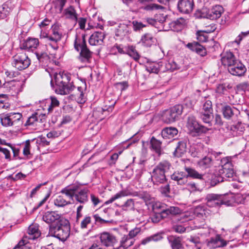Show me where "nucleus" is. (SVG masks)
Instances as JSON below:
<instances>
[{"instance_id":"1","label":"nucleus","mask_w":249,"mask_h":249,"mask_svg":"<svg viewBox=\"0 0 249 249\" xmlns=\"http://www.w3.org/2000/svg\"><path fill=\"white\" fill-rule=\"evenodd\" d=\"M70 233V223L66 219L60 220L57 224H52L50 226L49 234L60 240L65 241L69 237Z\"/></svg>"},{"instance_id":"2","label":"nucleus","mask_w":249,"mask_h":249,"mask_svg":"<svg viewBox=\"0 0 249 249\" xmlns=\"http://www.w3.org/2000/svg\"><path fill=\"white\" fill-rule=\"evenodd\" d=\"M70 74L64 72L56 73L55 75V92L61 95H66L73 90L75 87L70 83Z\"/></svg>"},{"instance_id":"3","label":"nucleus","mask_w":249,"mask_h":249,"mask_svg":"<svg viewBox=\"0 0 249 249\" xmlns=\"http://www.w3.org/2000/svg\"><path fill=\"white\" fill-rule=\"evenodd\" d=\"M74 48L77 51H80L78 56L79 60L82 63H89L92 57V52L88 48L86 35L83 34L81 37L76 36L74 43Z\"/></svg>"},{"instance_id":"4","label":"nucleus","mask_w":249,"mask_h":249,"mask_svg":"<svg viewBox=\"0 0 249 249\" xmlns=\"http://www.w3.org/2000/svg\"><path fill=\"white\" fill-rule=\"evenodd\" d=\"M171 167L170 163L167 160L160 162L154 168L151 174V179L154 184L159 185L167 183L165 173Z\"/></svg>"},{"instance_id":"5","label":"nucleus","mask_w":249,"mask_h":249,"mask_svg":"<svg viewBox=\"0 0 249 249\" xmlns=\"http://www.w3.org/2000/svg\"><path fill=\"white\" fill-rule=\"evenodd\" d=\"M71 195V200L74 198L81 204H85L89 201V190L87 188H82L79 184H74L69 185Z\"/></svg>"},{"instance_id":"6","label":"nucleus","mask_w":249,"mask_h":249,"mask_svg":"<svg viewBox=\"0 0 249 249\" xmlns=\"http://www.w3.org/2000/svg\"><path fill=\"white\" fill-rule=\"evenodd\" d=\"M185 110V107L182 105H176L166 110L163 113L162 118L167 124L175 122L179 118V116Z\"/></svg>"},{"instance_id":"7","label":"nucleus","mask_w":249,"mask_h":249,"mask_svg":"<svg viewBox=\"0 0 249 249\" xmlns=\"http://www.w3.org/2000/svg\"><path fill=\"white\" fill-rule=\"evenodd\" d=\"M233 157L228 156L221 160V169L219 174L225 177L224 180L231 178L234 175V172L232 163Z\"/></svg>"},{"instance_id":"8","label":"nucleus","mask_w":249,"mask_h":249,"mask_svg":"<svg viewBox=\"0 0 249 249\" xmlns=\"http://www.w3.org/2000/svg\"><path fill=\"white\" fill-rule=\"evenodd\" d=\"M69 186L62 189L59 192L60 195L54 200V205L58 207H64L71 204V195Z\"/></svg>"},{"instance_id":"9","label":"nucleus","mask_w":249,"mask_h":249,"mask_svg":"<svg viewBox=\"0 0 249 249\" xmlns=\"http://www.w3.org/2000/svg\"><path fill=\"white\" fill-rule=\"evenodd\" d=\"M12 66L19 71L27 68L31 63L30 59L26 53L20 52L13 57Z\"/></svg>"},{"instance_id":"10","label":"nucleus","mask_w":249,"mask_h":249,"mask_svg":"<svg viewBox=\"0 0 249 249\" xmlns=\"http://www.w3.org/2000/svg\"><path fill=\"white\" fill-rule=\"evenodd\" d=\"M39 226L36 224H33L28 228L27 233L20 241V244H24L27 241H30L39 237L41 235V232L39 230Z\"/></svg>"},{"instance_id":"11","label":"nucleus","mask_w":249,"mask_h":249,"mask_svg":"<svg viewBox=\"0 0 249 249\" xmlns=\"http://www.w3.org/2000/svg\"><path fill=\"white\" fill-rule=\"evenodd\" d=\"M224 196L221 195L209 194L206 197L207 205L210 207H219L226 204L224 200Z\"/></svg>"},{"instance_id":"12","label":"nucleus","mask_w":249,"mask_h":249,"mask_svg":"<svg viewBox=\"0 0 249 249\" xmlns=\"http://www.w3.org/2000/svg\"><path fill=\"white\" fill-rule=\"evenodd\" d=\"M194 0H179L178 3V11L183 14H189L194 7Z\"/></svg>"},{"instance_id":"13","label":"nucleus","mask_w":249,"mask_h":249,"mask_svg":"<svg viewBox=\"0 0 249 249\" xmlns=\"http://www.w3.org/2000/svg\"><path fill=\"white\" fill-rule=\"evenodd\" d=\"M229 72L232 75L242 76L244 75L247 69L245 66L238 60L228 69Z\"/></svg>"},{"instance_id":"14","label":"nucleus","mask_w":249,"mask_h":249,"mask_svg":"<svg viewBox=\"0 0 249 249\" xmlns=\"http://www.w3.org/2000/svg\"><path fill=\"white\" fill-rule=\"evenodd\" d=\"M100 239L102 245L106 247L113 246L117 242L116 237L113 234L107 232L101 233Z\"/></svg>"},{"instance_id":"15","label":"nucleus","mask_w":249,"mask_h":249,"mask_svg":"<svg viewBox=\"0 0 249 249\" xmlns=\"http://www.w3.org/2000/svg\"><path fill=\"white\" fill-rule=\"evenodd\" d=\"M106 35L104 32L97 31L94 32L89 39V43L91 46H99L103 44Z\"/></svg>"},{"instance_id":"16","label":"nucleus","mask_w":249,"mask_h":249,"mask_svg":"<svg viewBox=\"0 0 249 249\" xmlns=\"http://www.w3.org/2000/svg\"><path fill=\"white\" fill-rule=\"evenodd\" d=\"M221 62L222 64L228 67H230L237 60L234 55L231 52H226L221 54Z\"/></svg>"},{"instance_id":"17","label":"nucleus","mask_w":249,"mask_h":249,"mask_svg":"<svg viewBox=\"0 0 249 249\" xmlns=\"http://www.w3.org/2000/svg\"><path fill=\"white\" fill-rule=\"evenodd\" d=\"M39 43V40L37 38H28L20 44V47L21 49L33 51L37 48Z\"/></svg>"},{"instance_id":"18","label":"nucleus","mask_w":249,"mask_h":249,"mask_svg":"<svg viewBox=\"0 0 249 249\" xmlns=\"http://www.w3.org/2000/svg\"><path fill=\"white\" fill-rule=\"evenodd\" d=\"M167 240L172 249H184L182 237L170 235L167 237Z\"/></svg>"},{"instance_id":"19","label":"nucleus","mask_w":249,"mask_h":249,"mask_svg":"<svg viewBox=\"0 0 249 249\" xmlns=\"http://www.w3.org/2000/svg\"><path fill=\"white\" fill-rule=\"evenodd\" d=\"M44 221L48 224H52L56 222L57 224L60 219V215L55 212H47L42 217Z\"/></svg>"},{"instance_id":"20","label":"nucleus","mask_w":249,"mask_h":249,"mask_svg":"<svg viewBox=\"0 0 249 249\" xmlns=\"http://www.w3.org/2000/svg\"><path fill=\"white\" fill-rule=\"evenodd\" d=\"M186 46L190 50L195 52L200 56H204L207 53L206 49L197 42L194 41L188 43Z\"/></svg>"},{"instance_id":"21","label":"nucleus","mask_w":249,"mask_h":249,"mask_svg":"<svg viewBox=\"0 0 249 249\" xmlns=\"http://www.w3.org/2000/svg\"><path fill=\"white\" fill-rule=\"evenodd\" d=\"M181 212V211L178 207L171 206L165 209H162L159 215L163 218H165L170 215L179 214Z\"/></svg>"},{"instance_id":"22","label":"nucleus","mask_w":249,"mask_h":249,"mask_svg":"<svg viewBox=\"0 0 249 249\" xmlns=\"http://www.w3.org/2000/svg\"><path fill=\"white\" fill-rule=\"evenodd\" d=\"M171 178L178 185H183L187 183V174L183 172H175L171 175Z\"/></svg>"},{"instance_id":"23","label":"nucleus","mask_w":249,"mask_h":249,"mask_svg":"<svg viewBox=\"0 0 249 249\" xmlns=\"http://www.w3.org/2000/svg\"><path fill=\"white\" fill-rule=\"evenodd\" d=\"M223 8L220 5H215L209 11L207 18L213 20L220 18L223 12Z\"/></svg>"},{"instance_id":"24","label":"nucleus","mask_w":249,"mask_h":249,"mask_svg":"<svg viewBox=\"0 0 249 249\" xmlns=\"http://www.w3.org/2000/svg\"><path fill=\"white\" fill-rule=\"evenodd\" d=\"M236 110L237 109L235 107L228 105H224L221 108L223 117L227 120L231 119Z\"/></svg>"},{"instance_id":"25","label":"nucleus","mask_w":249,"mask_h":249,"mask_svg":"<svg viewBox=\"0 0 249 249\" xmlns=\"http://www.w3.org/2000/svg\"><path fill=\"white\" fill-rule=\"evenodd\" d=\"M178 134V129L174 127L164 128L161 132V136L164 139H173L177 136Z\"/></svg>"},{"instance_id":"26","label":"nucleus","mask_w":249,"mask_h":249,"mask_svg":"<svg viewBox=\"0 0 249 249\" xmlns=\"http://www.w3.org/2000/svg\"><path fill=\"white\" fill-rule=\"evenodd\" d=\"M6 87L13 95L21 91V84L20 81H11L7 83Z\"/></svg>"},{"instance_id":"27","label":"nucleus","mask_w":249,"mask_h":249,"mask_svg":"<svg viewBox=\"0 0 249 249\" xmlns=\"http://www.w3.org/2000/svg\"><path fill=\"white\" fill-rule=\"evenodd\" d=\"M156 39L150 33H146L143 35L140 43L144 47H150L155 43Z\"/></svg>"},{"instance_id":"28","label":"nucleus","mask_w":249,"mask_h":249,"mask_svg":"<svg viewBox=\"0 0 249 249\" xmlns=\"http://www.w3.org/2000/svg\"><path fill=\"white\" fill-rule=\"evenodd\" d=\"M63 15L66 18L74 20H77V16L76 11L73 6L70 5L68 8L63 10Z\"/></svg>"},{"instance_id":"29","label":"nucleus","mask_w":249,"mask_h":249,"mask_svg":"<svg viewBox=\"0 0 249 249\" xmlns=\"http://www.w3.org/2000/svg\"><path fill=\"white\" fill-rule=\"evenodd\" d=\"M195 213L197 217L203 219L210 214L209 210L205 206L202 205L198 206L195 208Z\"/></svg>"},{"instance_id":"30","label":"nucleus","mask_w":249,"mask_h":249,"mask_svg":"<svg viewBox=\"0 0 249 249\" xmlns=\"http://www.w3.org/2000/svg\"><path fill=\"white\" fill-rule=\"evenodd\" d=\"M161 142L157 140L154 137H152L150 140L151 149L159 155H160L161 153Z\"/></svg>"},{"instance_id":"31","label":"nucleus","mask_w":249,"mask_h":249,"mask_svg":"<svg viewBox=\"0 0 249 249\" xmlns=\"http://www.w3.org/2000/svg\"><path fill=\"white\" fill-rule=\"evenodd\" d=\"M129 33V27L124 23H120L116 29L115 35L117 36L124 37Z\"/></svg>"},{"instance_id":"32","label":"nucleus","mask_w":249,"mask_h":249,"mask_svg":"<svg viewBox=\"0 0 249 249\" xmlns=\"http://www.w3.org/2000/svg\"><path fill=\"white\" fill-rule=\"evenodd\" d=\"M59 41L58 39L49 34L47 39L45 40L46 45L47 47H51L53 50L56 51L58 49V42Z\"/></svg>"},{"instance_id":"33","label":"nucleus","mask_w":249,"mask_h":249,"mask_svg":"<svg viewBox=\"0 0 249 249\" xmlns=\"http://www.w3.org/2000/svg\"><path fill=\"white\" fill-rule=\"evenodd\" d=\"M198 124L194 116L191 115L188 117L186 126L192 135L196 130Z\"/></svg>"},{"instance_id":"34","label":"nucleus","mask_w":249,"mask_h":249,"mask_svg":"<svg viewBox=\"0 0 249 249\" xmlns=\"http://www.w3.org/2000/svg\"><path fill=\"white\" fill-rule=\"evenodd\" d=\"M224 178L225 177L219 174V172L218 173H214L211 176L210 184L212 186H214L218 183L224 181Z\"/></svg>"},{"instance_id":"35","label":"nucleus","mask_w":249,"mask_h":249,"mask_svg":"<svg viewBox=\"0 0 249 249\" xmlns=\"http://www.w3.org/2000/svg\"><path fill=\"white\" fill-rule=\"evenodd\" d=\"M162 238L163 237L161 233H156L142 239L141 241V244L145 245L152 241L157 242L160 241Z\"/></svg>"},{"instance_id":"36","label":"nucleus","mask_w":249,"mask_h":249,"mask_svg":"<svg viewBox=\"0 0 249 249\" xmlns=\"http://www.w3.org/2000/svg\"><path fill=\"white\" fill-rule=\"evenodd\" d=\"M230 130L233 136H237L242 134L244 130V127L241 123H238L236 124L231 125Z\"/></svg>"},{"instance_id":"37","label":"nucleus","mask_w":249,"mask_h":249,"mask_svg":"<svg viewBox=\"0 0 249 249\" xmlns=\"http://www.w3.org/2000/svg\"><path fill=\"white\" fill-rule=\"evenodd\" d=\"M186 150V144L183 142H179L175 151L174 155L177 157H181Z\"/></svg>"},{"instance_id":"38","label":"nucleus","mask_w":249,"mask_h":249,"mask_svg":"<svg viewBox=\"0 0 249 249\" xmlns=\"http://www.w3.org/2000/svg\"><path fill=\"white\" fill-rule=\"evenodd\" d=\"M199 117L204 123L208 124L209 126H212V113L203 112L202 111L199 113Z\"/></svg>"},{"instance_id":"39","label":"nucleus","mask_w":249,"mask_h":249,"mask_svg":"<svg viewBox=\"0 0 249 249\" xmlns=\"http://www.w3.org/2000/svg\"><path fill=\"white\" fill-rule=\"evenodd\" d=\"M9 2L4 3L1 7H0V18H5L10 13L11 8L9 6Z\"/></svg>"},{"instance_id":"40","label":"nucleus","mask_w":249,"mask_h":249,"mask_svg":"<svg viewBox=\"0 0 249 249\" xmlns=\"http://www.w3.org/2000/svg\"><path fill=\"white\" fill-rule=\"evenodd\" d=\"M128 195V193L126 190H122L111 197L105 203L106 204L111 203L116 199L127 196Z\"/></svg>"},{"instance_id":"41","label":"nucleus","mask_w":249,"mask_h":249,"mask_svg":"<svg viewBox=\"0 0 249 249\" xmlns=\"http://www.w3.org/2000/svg\"><path fill=\"white\" fill-rule=\"evenodd\" d=\"M184 21V18H180L168 24L170 25L171 28H173V30L178 31L181 30Z\"/></svg>"},{"instance_id":"42","label":"nucleus","mask_w":249,"mask_h":249,"mask_svg":"<svg viewBox=\"0 0 249 249\" xmlns=\"http://www.w3.org/2000/svg\"><path fill=\"white\" fill-rule=\"evenodd\" d=\"M198 164L203 169L208 168L212 165V159L210 157H205L198 161Z\"/></svg>"},{"instance_id":"43","label":"nucleus","mask_w":249,"mask_h":249,"mask_svg":"<svg viewBox=\"0 0 249 249\" xmlns=\"http://www.w3.org/2000/svg\"><path fill=\"white\" fill-rule=\"evenodd\" d=\"M50 34L55 37V38H57L59 40L61 39L62 36V33L60 32L59 26L56 24H54L52 26Z\"/></svg>"},{"instance_id":"44","label":"nucleus","mask_w":249,"mask_h":249,"mask_svg":"<svg viewBox=\"0 0 249 249\" xmlns=\"http://www.w3.org/2000/svg\"><path fill=\"white\" fill-rule=\"evenodd\" d=\"M78 103L83 104L86 101V97L83 92V89L81 87L77 88V93H76V98Z\"/></svg>"},{"instance_id":"45","label":"nucleus","mask_w":249,"mask_h":249,"mask_svg":"<svg viewBox=\"0 0 249 249\" xmlns=\"http://www.w3.org/2000/svg\"><path fill=\"white\" fill-rule=\"evenodd\" d=\"M9 114L10 117L13 125L18 124L20 123L21 119L22 118V115L21 113H13Z\"/></svg>"},{"instance_id":"46","label":"nucleus","mask_w":249,"mask_h":249,"mask_svg":"<svg viewBox=\"0 0 249 249\" xmlns=\"http://www.w3.org/2000/svg\"><path fill=\"white\" fill-rule=\"evenodd\" d=\"M185 170L188 173V174H187V178L188 177H190L195 178H202V175L198 173V172L195 169L187 167L185 168Z\"/></svg>"},{"instance_id":"47","label":"nucleus","mask_w":249,"mask_h":249,"mask_svg":"<svg viewBox=\"0 0 249 249\" xmlns=\"http://www.w3.org/2000/svg\"><path fill=\"white\" fill-rule=\"evenodd\" d=\"M134 201L132 199H128L127 201L121 206L122 209L123 211H130L134 209Z\"/></svg>"},{"instance_id":"48","label":"nucleus","mask_w":249,"mask_h":249,"mask_svg":"<svg viewBox=\"0 0 249 249\" xmlns=\"http://www.w3.org/2000/svg\"><path fill=\"white\" fill-rule=\"evenodd\" d=\"M142 8L147 11H153L157 10H162L164 8L163 6L156 3H151L142 7Z\"/></svg>"},{"instance_id":"49","label":"nucleus","mask_w":249,"mask_h":249,"mask_svg":"<svg viewBox=\"0 0 249 249\" xmlns=\"http://www.w3.org/2000/svg\"><path fill=\"white\" fill-rule=\"evenodd\" d=\"M126 53L135 60H138L140 58V55L133 46L128 47Z\"/></svg>"},{"instance_id":"50","label":"nucleus","mask_w":249,"mask_h":249,"mask_svg":"<svg viewBox=\"0 0 249 249\" xmlns=\"http://www.w3.org/2000/svg\"><path fill=\"white\" fill-rule=\"evenodd\" d=\"M36 57L38 61L42 64L46 63L49 60V56L46 53H36Z\"/></svg>"},{"instance_id":"51","label":"nucleus","mask_w":249,"mask_h":249,"mask_svg":"<svg viewBox=\"0 0 249 249\" xmlns=\"http://www.w3.org/2000/svg\"><path fill=\"white\" fill-rule=\"evenodd\" d=\"M0 122L4 126L13 125L9 114L4 115L0 117Z\"/></svg>"},{"instance_id":"52","label":"nucleus","mask_w":249,"mask_h":249,"mask_svg":"<svg viewBox=\"0 0 249 249\" xmlns=\"http://www.w3.org/2000/svg\"><path fill=\"white\" fill-rule=\"evenodd\" d=\"M210 129L207 127L198 124V126L196 127V130H195V131L194 132L193 135H199L200 134L206 133Z\"/></svg>"},{"instance_id":"53","label":"nucleus","mask_w":249,"mask_h":249,"mask_svg":"<svg viewBox=\"0 0 249 249\" xmlns=\"http://www.w3.org/2000/svg\"><path fill=\"white\" fill-rule=\"evenodd\" d=\"M209 245L213 248L224 246L226 244H223L219 239H212L209 242Z\"/></svg>"},{"instance_id":"54","label":"nucleus","mask_w":249,"mask_h":249,"mask_svg":"<svg viewBox=\"0 0 249 249\" xmlns=\"http://www.w3.org/2000/svg\"><path fill=\"white\" fill-rule=\"evenodd\" d=\"M37 114L35 113L29 117L25 124L26 126L32 125L37 121Z\"/></svg>"},{"instance_id":"55","label":"nucleus","mask_w":249,"mask_h":249,"mask_svg":"<svg viewBox=\"0 0 249 249\" xmlns=\"http://www.w3.org/2000/svg\"><path fill=\"white\" fill-rule=\"evenodd\" d=\"M203 112L212 113L213 108L212 102L210 100H207L203 104L202 107Z\"/></svg>"},{"instance_id":"56","label":"nucleus","mask_w":249,"mask_h":249,"mask_svg":"<svg viewBox=\"0 0 249 249\" xmlns=\"http://www.w3.org/2000/svg\"><path fill=\"white\" fill-rule=\"evenodd\" d=\"M166 67L168 70L171 71L178 70L180 68V66L173 61L167 64Z\"/></svg>"},{"instance_id":"57","label":"nucleus","mask_w":249,"mask_h":249,"mask_svg":"<svg viewBox=\"0 0 249 249\" xmlns=\"http://www.w3.org/2000/svg\"><path fill=\"white\" fill-rule=\"evenodd\" d=\"M50 99L51 101V103L50 106L48 107L49 112H51L53 110V107H57L59 105V102L56 99V98L51 96L50 97Z\"/></svg>"},{"instance_id":"58","label":"nucleus","mask_w":249,"mask_h":249,"mask_svg":"<svg viewBox=\"0 0 249 249\" xmlns=\"http://www.w3.org/2000/svg\"><path fill=\"white\" fill-rule=\"evenodd\" d=\"M146 70L149 72L158 73L159 69L158 65L154 63H151L146 66Z\"/></svg>"},{"instance_id":"59","label":"nucleus","mask_w":249,"mask_h":249,"mask_svg":"<svg viewBox=\"0 0 249 249\" xmlns=\"http://www.w3.org/2000/svg\"><path fill=\"white\" fill-rule=\"evenodd\" d=\"M133 30L135 31H137L147 26L146 24H144L141 22L134 20L132 22Z\"/></svg>"},{"instance_id":"60","label":"nucleus","mask_w":249,"mask_h":249,"mask_svg":"<svg viewBox=\"0 0 249 249\" xmlns=\"http://www.w3.org/2000/svg\"><path fill=\"white\" fill-rule=\"evenodd\" d=\"M15 248H18L20 249H33L32 245L30 243V241H27L24 244H20V241Z\"/></svg>"},{"instance_id":"61","label":"nucleus","mask_w":249,"mask_h":249,"mask_svg":"<svg viewBox=\"0 0 249 249\" xmlns=\"http://www.w3.org/2000/svg\"><path fill=\"white\" fill-rule=\"evenodd\" d=\"M91 223V217L89 216H86L81 222L80 227L82 229L87 228L88 225Z\"/></svg>"},{"instance_id":"62","label":"nucleus","mask_w":249,"mask_h":249,"mask_svg":"<svg viewBox=\"0 0 249 249\" xmlns=\"http://www.w3.org/2000/svg\"><path fill=\"white\" fill-rule=\"evenodd\" d=\"M155 19L157 20V23L158 22L161 24L169 23L166 20V16H164L163 14H156Z\"/></svg>"},{"instance_id":"63","label":"nucleus","mask_w":249,"mask_h":249,"mask_svg":"<svg viewBox=\"0 0 249 249\" xmlns=\"http://www.w3.org/2000/svg\"><path fill=\"white\" fill-rule=\"evenodd\" d=\"M226 84H218L216 89V91L219 94H224L227 91Z\"/></svg>"},{"instance_id":"64","label":"nucleus","mask_w":249,"mask_h":249,"mask_svg":"<svg viewBox=\"0 0 249 249\" xmlns=\"http://www.w3.org/2000/svg\"><path fill=\"white\" fill-rule=\"evenodd\" d=\"M185 185H186L187 189L190 192H194L197 189V186L194 182H188L187 180V183Z\"/></svg>"}]
</instances>
